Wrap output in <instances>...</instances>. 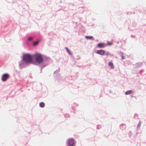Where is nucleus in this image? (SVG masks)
<instances>
[{"label": "nucleus", "instance_id": "obj_1", "mask_svg": "<svg viewBox=\"0 0 146 146\" xmlns=\"http://www.w3.org/2000/svg\"><path fill=\"white\" fill-rule=\"evenodd\" d=\"M33 56L30 54H25L23 55V60L26 63L32 64H35V62L33 60Z\"/></svg>", "mask_w": 146, "mask_h": 146}, {"label": "nucleus", "instance_id": "obj_2", "mask_svg": "<svg viewBox=\"0 0 146 146\" xmlns=\"http://www.w3.org/2000/svg\"><path fill=\"white\" fill-rule=\"evenodd\" d=\"M33 57L34 58L35 61V64H39L41 63L43 61L42 55L40 54L37 53L34 54L33 55Z\"/></svg>", "mask_w": 146, "mask_h": 146}, {"label": "nucleus", "instance_id": "obj_3", "mask_svg": "<svg viewBox=\"0 0 146 146\" xmlns=\"http://www.w3.org/2000/svg\"><path fill=\"white\" fill-rule=\"evenodd\" d=\"M9 78V75L7 74H5L2 76L1 79L3 81H5L6 80Z\"/></svg>", "mask_w": 146, "mask_h": 146}, {"label": "nucleus", "instance_id": "obj_4", "mask_svg": "<svg viewBox=\"0 0 146 146\" xmlns=\"http://www.w3.org/2000/svg\"><path fill=\"white\" fill-rule=\"evenodd\" d=\"M105 53V51L104 50H100L97 51V53L102 55H103Z\"/></svg>", "mask_w": 146, "mask_h": 146}, {"label": "nucleus", "instance_id": "obj_5", "mask_svg": "<svg viewBox=\"0 0 146 146\" xmlns=\"http://www.w3.org/2000/svg\"><path fill=\"white\" fill-rule=\"evenodd\" d=\"M74 144V141L73 139L71 138L68 141V144L70 146H72Z\"/></svg>", "mask_w": 146, "mask_h": 146}, {"label": "nucleus", "instance_id": "obj_6", "mask_svg": "<svg viewBox=\"0 0 146 146\" xmlns=\"http://www.w3.org/2000/svg\"><path fill=\"white\" fill-rule=\"evenodd\" d=\"M97 46L99 48H103L106 46V45L104 43H100L97 44Z\"/></svg>", "mask_w": 146, "mask_h": 146}, {"label": "nucleus", "instance_id": "obj_7", "mask_svg": "<svg viewBox=\"0 0 146 146\" xmlns=\"http://www.w3.org/2000/svg\"><path fill=\"white\" fill-rule=\"evenodd\" d=\"M108 65L111 68L113 69L114 68V66L113 64L111 62H110L108 63Z\"/></svg>", "mask_w": 146, "mask_h": 146}, {"label": "nucleus", "instance_id": "obj_8", "mask_svg": "<svg viewBox=\"0 0 146 146\" xmlns=\"http://www.w3.org/2000/svg\"><path fill=\"white\" fill-rule=\"evenodd\" d=\"M133 92V91L131 90H130L128 91H126L125 92V94L126 95H129L130 94H131Z\"/></svg>", "mask_w": 146, "mask_h": 146}, {"label": "nucleus", "instance_id": "obj_9", "mask_svg": "<svg viewBox=\"0 0 146 146\" xmlns=\"http://www.w3.org/2000/svg\"><path fill=\"white\" fill-rule=\"evenodd\" d=\"M45 104L43 102H40L39 104V106L41 108H43Z\"/></svg>", "mask_w": 146, "mask_h": 146}, {"label": "nucleus", "instance_id": "obj_10", "mask_svg": "<svg viewBox=\"0 0 146 146\" xmlns=\"http://www.w3.org/2000/svg\"><path fill=\"white\" fill-rule=\"evenodd\" d=\"M85 37L88 39H92L93 38V37L92 36H85Z\"/></svg>", "mask_w": 146, "mask_h": 146}, {"label": "nucleus", "instance_id": "obj_11", "mask_svg": "<svg viewBox=\"0 0 146 146\" xmlns=\"http://www.w3.org/2000/svg\"><path fill=\"white\" fill-rule=\"evenodd\" d=\"M38 42L37 41L34 42H33V45H36L38 44Z\"/></svg>", "mask_w": 146, "mask_h": 146}, {"label": "nucleus", "instance_id": "obj_12", "mask_svg": "<svg viewBox=\"0 0 146 146\" xmlns=\"http://www.w3.org/2000/svg\"><path fill=\"white\" fill-rule=\"evenodd\" d=\"M121 56H122V58L123 59H124L125 58V57L124 56H123V53H122L121 54Z\"/></svg>", "mask_w": 146, "mask_h": 146}, {"label": "nucleus", "instance_id": "obj_13", "mask_svg": "<svg viewBox=\"0 0 146 146\" xmlns=\"http://www.w3.org/2000/svg\"><path fill=\"white\" fill-rule=\"evenodd\" d=\"M107 44L109 45H111L112 44V43L111 42H108L107 43Z\"/></svg>", "mask_w": 146, "mask_h": 146}, {"label": "nucleus", "instance_id": "obj_14", "mask_svg": "<svg viewBox=\"0 0 146 146\" xmlns=\"http://www.w3.org/2000/svg\"><path fill=\"white\" fill-rule=\"evenodd\" d=\"M32 39V38L31 37H29L28 39V40H31Z\"/></svg>", "mask_w": 146, "mask_h": 146}, {"label": "nucleus", "instance_id": "obj_15", "mask_svg": "<svg viewBox=\"0 0 146 146\" xmlns=\"http://www.w3.org/2000/svg\"><path fill=\"white\" fill-rule=\"evenodd\" d=\"M67 51L69 53V54L70 55H71L72 54L71 53V52H70V51L69 50H68Z\"/></svg>", "mask_w": 146, "mask_h": 146}, {"label": "nucleus", "instance_id": "obj_16", "mask_svg": "<svg viewBox=\"0 0 146 146\" xmlns=\"http://www.w3.org/2000/svg\"><path fill=\"white\" fill-rule=\"evenodd\" d=\"M65 48V49L67 50V51H68V50H69L68 49V48H67V47H66Z\"/></svg>", "mask_w": 146, "mask_h": 146}]
</instances>
